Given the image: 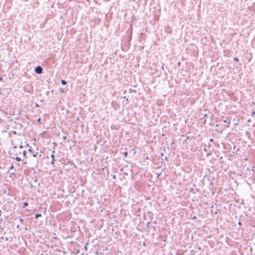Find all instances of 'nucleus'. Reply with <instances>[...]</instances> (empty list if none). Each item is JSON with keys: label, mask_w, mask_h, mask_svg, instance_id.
Masks as SVG:
<instances>
[{"label": "nucleus", "mask_w": 255, "mask_h": 255, "mask_svg": "<svg viewBox=\"0 0 255 255\" xmlns=\"http://www.w3.org/2000/svg\"><path fill=\"white\" fill-rule=\"evenodd\" d=\"M61 83L63 84V85H65L67 84V82L64 80H62L61 81Z\"/></svg>", "instance_id": "7"}, {"label": "nucleus", "mask_w": 255, "mask_h": 255, "mask_svg": "<svg viewBox=\"0 0 255 255\" xmlns=\"http://www.w3.org/2000/svg\"><path fill=\"white\" fill-rule=\"evenodd\" d=\"M66 139V136H63V140H65Z\"/></svg>", "instance_id": "13"}, {"label": "nucleus", "mask_w": 255, "mask_h": 255, "mask_svg": "<svg viewBox=\"0 0 255 255\" xmlns=\"http://www.w3.org/2000/svg\"><path fill=\"white\" fill-rule=\"evenodd\" d=\"M22 154H23V156H25L26 155V151L24 150L23 151Z\"/></svg>", "instance_id": "10"}, {"label": "nucleus", "mask_w": 255, "mask_h": 255, "mask_svg": "<svg viewBox=\"0 0 255 255\" xmlns=\"http://www.w3.org/2000/svg\"><path fill=\"white\" fill-rule=\"evenodd\" d=\"M28 151H30V152H31V149H29Z\"/></svg>", "instance_id": "16"}, {"label": "nucleus", "mask_w": 255, "mask_h": 255, "mask_svg": "<svg viewBox=\"0 0 255 255\" xmlns=\"http://www.w3.org/2000/svg\"><path fill=\"white\" fill-rule=\"evenodd\" d=\"M41 214H36L35 215V218L36 219H37L39 217H41Z\"/></svg>", "instance_id": "4"}, {"label": "nucleus", "mask_w": 255, "mask_h": 255, "mask_svg": "<svg viewBox=\"0 0 255 255\" xmlns=\"http://www.w3.org/2000/svg\"><path fill=\"white\" fill-rule=\"evenodd\" d=\"M27 205H28V203H27L26 202H25V203H24V204H23V207H26V206H27Z\"/></svg>", "instance_id": "9"}, {"label": "nucleus", "mask_w": 255, "mask_h": 255, "mask_svg": "<svg viewBox=\"0 0 255 255\" xmlns=\"http://www.w3.org/2000/svg\"><path fill=\"white\" fill-rule=\"evenodd\" d=\"M35 72L37 74H41L42 72V68L39 66H37L35 68Z\"/></svg>", "instance_id": "1"}, {"label": "nucleus", "mask_w": 255, "mask_h": 255, "mask_svg": "<svg viewBox=\"0 0 255 255\" xmlns=\"http://www.w3.org/2000/svg\"><path fill=\"white\" fill-rule=\"evenodd\" d=\"M37 154H38V152H35V153L33 154L32 156L33 157H36Z\"/></svg>", "instance_id": "8"}, {"label": "nucleus", "mask_w": 255, "mask_h": 255, "mask_svg": "<svg viewBox=\"0 0 255 255\" xmlns=\"http://www.w3.org/2000/svg\"><path fill=\"white\" fill-rule=\"evenodd\" d=\"M171 148H173V149L175 148V142L174 141H172L171 144Z\"/></svg>", "instance_id": "3"}, {"label": "nucleus", "mask_w": 255, "mask_h": 255, "mask_svg": "<svg viewBox=\"0 0 255 255\" xmlns=\"http://www.w3.org/2000/svg\"><path fill=\"white\" fill-rule=\"evenodd\" d=\"M13 168H14L13 166V165H11V166L10 167V168H9V169H13Z\"/></svg>", "instance_id": "14"}, {"label": "nucleus", "mask_w": 255, "mask_h": 255, "mask_svg": "<svg viewBox=\"0 0 255 255\" xmlns=\"http://www.w3.org/2000/svg\"><path fill=\"white\" fill-rule=\"evenodd\" d=\"M224 122L225 123L227 124V127H229V125H230V122H228L227 120H224Z\"/></svg>", "instance_id": "5"}, {"label": "nucleus", "mask_w": 255, "mask_h": 255, "mask_svg": "<svg viewBox=\"0 0 255 255\" xmlns=\"http://www.w3.org/2000/svg\"><path fill=\"white\" fill-rule=\"evenodd\" d=\"M20 148H22V146L21 145L20 146Z\"/></svg>", "instance_id": "18"}, {"label": "nucleus", "mask_w": 255, "mask_h": 255, "mask_svg": "<svg viewBox=\"0 0 255 255\" xmlns=\"http://www.w3.org/2000/svg\"><path fill=\"white\" fill-rule=\"evenodd\" d=\"M19 222L21 223H22L23 222V219H19Z\"/></svg>", "instance_id": "11"}, {"label": "nucleus", "mask_w": 255, "mask_h": 255, "mask_svg": "<svg viewBox=\"0 0 255 255\" xmlns=\"http://www.w3.org/2000/svg\"><path fill=\"white\" fill-rule=\"evenodd\" d=\"M15 159L17 161H20L21 160L20 158L18 156L15 157Z\"/></svg>", "instance_id": "6"}, {"label": "nucleus", "mask_w": 255, "mask_h": 255, "mask_svg": "<svg viewBox=\"0 0 255 255\" xmlns=\"http://www.w3.org/2000/svg\"><path fill=\"white\" fill-rule=\"evenodd\" d=\"M255 114V112H253L252 113V116H254Z\"/></svg>", "instance_id": "15"}, {"label": "nucleus", "mask_w": 255, "mask_h": 255, "mask_svg": "<svg viewBox=\"0 0 255 255\" xmlns=\"http://www.w3.org/2000/svg\"><path fill=\"white\" fill-rule=\"evenodd\" d=\"M234 60H235V61H239V59H238V58H234Z\"/></svg>", "instance_id": "12"}, {"label": "nucleus", "mask_w": 255, "mask_h": 255, "mask_svg": "<svg viewBox=\"0 0 255 255\" xmlns=\"http://www.w3.org/2000/svg\"><path fill=\"white\" fill-rule=\"evenodd\" d=\"M2 80V78H0V80Z\"/></svg>", "instance_id": "17"}, {"label": "nucleus", "mask_w": 255, "mask_h": 255, "mask_svg": "<svg viewBox=\"0 0 255 255\" xmlns=\"http://www.w3.org/2000/svg\"><path fill=\"white\" fill-rule=\"evenodd\" d=\"M51 157L52 158V161H51V164H54V162L55 161L54 158V156L53 154H51Z\"/></svg>", "instance_id": "2"}]
</instances>
